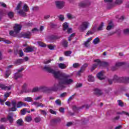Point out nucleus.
I'll return each mask as SVG.
<instances>
[{"label": "nucleus", "mask_w": 129, "mask_h": 129, "mask_svg": "<svg viewBox=\"0 0 129 129\" xmlns=\"http://www.w3.org/2000/svg\"><path fill=\"white\" fill-rule=\"evenodd\" d=\"M44 70L51 73L54 76V78L58 79V83L54 84L52 87H48L45 86H41L39 87L40 91L43 92L46 91H58V90H62L64 88H66V85H71L74 83V81L72 79H70L71 76L66 73L61 72L60 71H55L54 69L51 68V66H45L43 68Z\"/></svg>", "instance_id": "f257e3e1"}, {"label": "nucleus", "mask_w": 129, "mask_h": 129, "mask_svg": "<svg viewBox=\"0 0 129 129\" xmlns=\"http://www.w3.org/2000/svg\"><path fill=\"white\" fill-rule=\"evenodd\" d=\"M11 105L12 107L9 108V111H16L17 109V108H20L22 107L23 105L26 106V103L22 101H19L17 103V101L14 100L11 101Z\"/></svg>", "instance_id": "f03ea898"}, {"label": "nucleus", "mask_w": 129, "mask_h": 129, "mask_svg": "<svg viewBox=\"0 0 129 129\" xmlns=\"http://www.w3.org/2000/svg\"><path fill=\"white\" fill-rule=\"evenodd\" d=\"M22 25L16 24L14 27V31L11 30L10 31L9 34L12 37H16L17 34H19L22 30Z\"/></svg>", "instance_id": "7ed1b4c3"}, {"label": "nucleus", "mask_w": 129, "mask_h": 129, "mask_svg": "<svg viewBox=\"0 0 129 129\" xmlns=\"http://www.w3.org/2000/svg\"><path fill=\"white\" fill-rule=\"evenodd\" d=\"M30 8L27 4H25L23 7V10H20L18 12V14L21 17H27V12H29Z\"/></svg>", "instance_id": "20e7f679"}, {"label": "nucleus", "mask_w": 129, "mask_h": 129, "mask_svg": "<svg viewBox=\"0 0 129 129\" xmlns=\"http://www.w3.org/2000/svg\"><path fill=\"white\" fill-rule=\"evenodd\" d=\"M90 23L88 21L83 22L81 24L79 27V30L80 32H84L86 31L88 27H89Z\"/></svg>", "instance_id": "39448f33"}, {"label": "nucleus", "mask_w": 129, "mask_h": 129, "mask_svg": "<svg viewBox=\"0 0 129 129\" xmlns=\"http://www.w3.org/2000/svg\"><path fill=\"white\" fill-rule=\"evenodd\" d=\"M91 5V3L89 1H85L80 2L79 4V6L80 8H88L89 6Z\"/></svg>", "instance_id": "423d86ee"}, {"label": "nucleus", "mask_w": 129, "mask_h": 129, "mask_svg": "<svg viewBox=\"0 0 129 129\" xmlns=\"http://www.w3.org/2000/svg\"><path fill=\"white\" fill-rule=\"evenodd\" d=\"M94 62H98V65H99V67H101L102 66L103 67H106L108 66L109 63L107 62H104V61H100V59H97L94 60Z\"/></svg>", "instance_id": "0eeeda50"}, {"label": "nucleus", "mask_w": 129, "mask_h": 129, "mask_svg": "<svg viewBox=\"0 0 129 129\" xmlns=\"http://www.w3.org/2000/svg\"><path fill=\"white\" fill-rule=\"evenodd\" d=\"M35 50H37V48L35 46H28L23 49V51L26 53H32L34 52Z\"/></svg>", "instance_id": "6e6552de"}, {"label": "nucleus", "mask_w": 129, "mask_h": 129, "mask_svg": "<svg viewBox=\"0 0 129 129\" xmlns=\"http://www.w3.org/2000/svg\"><path fill=\"white\" fill-rule=\"evenodd\" d=\"M55 5L57 9L61 10L64 8V2L63 1H56Z\"/></svg>", "instance_id": "1a4fd4ad"}, {"label": "nucleus", "mask_w": 129, "mask_h": 129, "mask_svg": "<svg viewBox=\"0 0 129 129\" xmlns=\"http://www.w3.org/2000/svg\"><path fill=\"white\" fill-rule=\"evenodd\" d=\"M61 122V119L60 118H55L51 120V125H54L55 124H58Z\"/></svg>", "instance_id": "9d476101"}, {"label": "nucleus", "mask_w": 129, "mask_h": 129, "mask_svg": "<svg viewBox=\"0 0 129 129\" xmlns=\"http://www.w3.org/2000/svg\"><path fill=\"white\" fill-rule=\"evenodd\" d=\"M0 88L3 90H11L12 89V86H7L5 84H0Z\"/></svg>", "instance_id": "9b49d317"}, {"label": "nucleus", "mask_w": 129, "mask_h": 129, "mask_svg": "<svg viewBox=\"0 0 129 129\" xmlns=\"http://www.w3.org/2000/svg\"><path fill=\"white\" fill-rule=\"evenodd\" d=\"M21 37H22V38H24L25 39H30L31 37V32H27L25 33H21Z\"/></svg>", "instance_id": "f8f14e48"}, {"label": "nucleus", "mask_w": 129, "mask_h": 129, "mask_svg": "<svg viewBox=\"0 0 129 129\" xmlns=\"http://www.w3.org/2000/svg\"><path fill=\"white\" fill-rule=\"evenodd\" d=\"M14 113L11 112L7 117V119L10 122V123H13L14 122Z\"/></svg>", "instance_id": "ddd939ff"}, {"label": "nucleus", "mask_w": 129, "mask_h": 129, "mask_svg": "<svg viewBox=\"0 0 129 129\" xmlns=\"http://www.w3.org/2000/svg\"><path fill=\"white\" fill-rule=\"evenodd\" d=\"M92 41V37H90L87 39V40L84 42V45L86 48H88L89 47V43Z\"/></svg>", "instance_id": "4468645a"}, {"label": "nucleus", "mask_w": 129, "mask_h": 129, "mask_svg": "<svg viewBox=\"0 0 129 129\" xmlns=\"http://www.w3.org/2000/svg\"><path fill=\"white\" fill-rule=\"evenodd\" d=\"M103 73H104V72L101 71L97 75V77L100 80H102L104 79V77L103 76Z\"/></svg>", "instance_id": "2eb2a0df"}, {"label": "nucleus", "mask_w": 129, "mask_h": 129, "mask_svg": "<svg viewBox=\"0 0 129 129\" xmlns=\"http://www.w3.org/2000/svg\"><path fill=\"white\" fill-rule=\"evenodd\" d=\"M23 77V75L20 73H16L14 74V78L16 79V80H18L19 78H22Z\"/></svg>", "instance_id": "dca6fc26"}, {"label": "nucleus", "mask_w": 129, "mask_h": 129, "mask_svg": "<svg viewBox=\"0 0 129 129\" xmlns=\"http://www.w3.org/2000/svg\"><path fill=\"white\" fill-rule=\"evenodd\" d=\"M33 104L37 107H44V106H45V104L37 101L33 102Z\"/></svg>", "instance_id": "f3484780"}, {"label": "nucleus", "mask_w": 129, "mask_h": 129, "mask_svg": "<svg viewBox=\"0 0 129 129\" xmlns=\"http://www.w3.org/2000/svg\"><path fill=\"white\" fill-rule=\"evenodd\" d=\"M113 28H114V25L113 24V23L111 21L108 24L107 30V31H110V30H111V29H113Z\"/></svg>", "instance_id": "a211bd4d"}, {"label": "nucleus", "mask_w": 129, "mask_h": 129, "mask_svg": "<svg viewBox=\"0 0 129 129\" xmlns=\"http://www.w3.org/2000/svg\"><path fill=\"white\" fill-rule=\"evenodd\" d=\"M62 38L61 36H56V35H51L49 37L50 40H58V39H61Z\"/></svg>", "instance_id": "6ab92c4d"}, {"label": "nucleus", "mask_w": 129, "mask_h": 129, "mask_svg": "<svg viewBox=\"0 0 129 129\" xmlns=\"http://www.w3.org/2000/svg\"><path fill=\"white\" fill-rule=\"evenodd\" d=\"M94 94L97 95L98 96H100L102 94V92H101V90L99 89H95L94 90Z\"/></svg>", "instance_id": "aec40b11"}, {"label": "nucleus", "mask_w": 129, "mask_h": 129, "mask_svg": "<svg viewBox=\"0 0 129 129\" xmlns=\"http://www.w3.org/2000/svg\"><path fill=\"white\" fill-rule=\"evenodd\" d=\"M23 62H24V59H18L14 61V64L15 65H21V64H22Z\"/></svg>", "instance_id": "412c9836"}, {"label": "nucleus", "mask_w": 129, "mask_h": 129, "mask_svg": "<svg viewBox=\"0 0 129 129\" xmlns=\"http://www.w3.org/2000/svg\"><path fill=\"white\" fill-rule=\"evenodd\" d=\"M123 62H116L115 66V68H112V70L113 71H114V70H116V67H119L120 66H122V65H123Z\"/></svg>", "instance_id": "4be33fe9"}, {"label": "nucleus", "mask_w": 129, "mask_h": 129, "mask_svg": "<svg viewBox=\"0 0 129 129\" xmlns=\"http://www.w3.org/2000/svg\"><path fill=\"white\" fill-rule=\"evenodd\" d=\"M10 94H11V92L9 93H7L4 95L5 97H6L4 100H2V99L0 98V102L1 103H3V102H5L6 100H7V98L9 97L10 96Z\"/></svg>", "instance_id": "5701e85b"}, {"label": "nucleus", "mask_w": 129, "mask_h": 129, "mask_svg": "<svg viewBox=\"0 0 129 129\" xmlns=\"http://www.w3.org/2000/svg\"><path fill=\"white\" fill-rule=\"evenodd\" d=\"M16 123L20 126H22L24 125V121H23V119H19L16 121Z\"/></svg>", "instance_id": "b1692460"}, {"label": "nucleus", "mask_w": 129, "mask_h": 129, "mask_svg": "<svg viewBox=\"0 0 129 129\" xmlns=\"http://www.w3.org/2000/svg\"><path fill=\"white\" fill-rule=\"evenodd\" d=\"M99 43H100V39H99L98 37H96L93 40L94 45H97V44H99Z\"/></svg>", "instance_id": "393cba45"}, {"label": "nucleus", "mask_w": 129, "mask_h": 129, "mask_svg": "<svg viewBox=\"0 0 129 129\" xmlns=\"http://www.w3.org/2000/svg\"><path fill=\"white\" fill-rule=\"evenodd\" d=\"M37 44L38 46L42 47V48H46V47H47V45L42 41H38Z\"/></svg>", "instance_id": "a878e982"}, {"label": "nucleus", "mask_w": 129, "mask_h": 129, "mask_svg": "<svg viewBox=\"0 0 129 129\" xmlns=\"http://www.w3.org/2000/svg\"><path fill=\"white\" fill-rule=\"evenodd\" d=\"M58 66L60 69H66V68L67 67V66L65 65V63H58Z\"/></svg>", "instance_id": "bb28decb"}, {"label": "nucleus", "mask_w": 129, "mask_h": 129, "mask_svg": "<svg viewBox=\"0 0 129 129\" xmlns=\"http://www.w3.org/2000/svg\"><path fill=\"white\" fill-rule=\"evenodd\" d=\"M67 17L69 20H73V19H75V16L70 13H68L67 14Z\"/></svg>", "instance_id": "cd10ccee"}, {"label": "nucleus", "mask_w": 129, "mask_h": 129, "mask_svg": "<svg viewBox=\"0 0 129 129\" xmlns=\"http://www.w3.org/2000/svg\"><path fill=\"white\" fill-rule=\"evenodd\" d=\"M40 91H41L40 89V87H36L34 88L32 90L31 92L36 93V92H40Z\"/></svg>", "instance_id": "c85d7f7f"}, {"label": "nucleus", "mask_w": 129, "mask_h": 129, "mask_svg": "<svg viewBox=\"0 0 129 129\" xmlns=\"http://www.w3.org/2000/svg\"><path fill=\"white\" fill-rule=\"evenodd\" d=\"M94 34V28H93L92 30H89L86 33V36H89V35H93Z\"/></svg>", "instance_id": "c756f323"}, {"label": "nucleus", "mask_w": 129, "mask_h": 129, "mask_svg": "<svg viewBox=\"0 0 129 129\" xmlns=\"http://www.w3.org/2000/svg\"><path fill=\"white\" fill-rule=\"evenodd\" d=\"M24 101H27V102H33V99L30 97L24 98Z\"/></svg>", "instance_id": "7c9ffc66"}, {"label": "nucleus", "mask_w": 129, "mask_h": 129, "mask_svg": "<svg viewBox=\"0 0 129 129\" xmlns=\"http://www.w3.org/2000/svg\"><path fill=\"white\" fill-rule=\"evenodd\" d=\"M123 34L124 36H129V29L126 28L123 30Z\"/></svg>", "instance_id": "2f4dec72"}, {"label": "nucleus", "mask_w": 129, "mask_h": 129, "mask_svg": "<svg viewBox=\"0 0 129 129\" xmlns=\"http://www.w3.org/2000/svg\"><path fill=\"white\" fill-rule=\"evenodd\" d=\"M14 15L15 14L14 13V12L12 11H10L8 13V16L9 19H13V18H14Z\"/></svg>", "instance_id": "473e14b6"}, {"label": "nucleus", "mask_w": 129, "mask_h": 129, "mask_svg": "<svg viewBox=\"0 0 129 129\" xmlns=\"http://www.w3.org/2000/svg\"><path fill=\"white\" fill-rule=\"evenodd\" d=\"M12 73V72L11 71V70H9L6 71L5 73V77L6 78H9V76H10V75H11Z\"/></svg>", "instance_id": "72a5a7b5"}, {"label": "nucleus", "mask_w": 129, "mask_h": 129, "mask_svg": "<svg viewBox=\"0 0 129 129\" xmlns=\"http://www.w3.org/2000/svg\"><path fill=\"white\" fill-rule=\"evenodd\" d=\"M22 2H19V3L17 5V6L16 7V8L15 9L16 11H19V10H21V8H22Z\"/></svg>", "instance_id": "f704fd0d"}, {"label": "nucleus", "mask_w": 129, "mask_h": 129, "mask_svg": "<svg viewBox=\"0 0 129 129\" xmlns=\"http://www.w3.org/2000/svg\"><path fill=\"white\" fill-rule=\"evenodd\" d=\"M89 82H94V77L92 76V75H89L88 76V79Z\"/></svg>", "instance_id": "c9c22d12"}, {"label": "nucleus", "mask_w": 129, "mask_h": 129, "mask_svg": "<svg viewBox=\"0 0 129 129\" xmlns=\"http://www.w3.org/2000/svg\"><path fill=\"white\" fill-rule=\"evenodd\" d=\"M63 31H66L69 28V25H68V23L67 22H65L63 24Z\"/></svg>", "instance_id": "e433bc0d"}, {"label": "nucleus", "mask_w": 129, "mask_h": 129, "mask_svg": "<svg viewBox=\"0 0 129 129\" xmlns=\"http://www.w3.org/2000/svg\"><path fill=\"white\" fill-rule=\"evenodd\" d=\"M62 45L64 48H67L68 47V42L66 40H63Z\"/></svg>", "instance_id": "4c0bfd02"}, {"label": "nucleus", "mask_w": 129, "mask_h": 129, "mask_svg": "<svg viewBox=\"0 0 129 129\" xmlns=\"http://www.w3.org/2000/svg\"><path fill=\"white\" fill-rule=\"evenodd\" d=\"M25 119L27 122H30V121H32V116H27L25 117Z\"/></svg>", "instance_id": "58836bf2"}, {"label": "nucleus", "mask_w": 129, "mask_h": 129, "mask_svg": "<svg viewBox=\"0 0 129 129\" xmlns=\"http://www.w3.org/2000/svg\"><path fill=\"white\" fill-rule=\"evenodd\" d=\"M117 102H118V105H119V106H120L121 107H123V106H124V104H123V102H122L121 100H117Z\"/></svg>", "instance_id": "ea45409f"}, {"label": "nucleus", "mask_w": 129, "mask_h": 129, "mask_svg": "<svg viewBox=\"0 0 129 129\" xmlns=\"http://www.w3.org/2000/svg\"><path fill=\"white\" fill-rule=\"evenodd\" d=\"M87 66H88V64H87V63H85L81 67L80 70L84 72V70H85V68H86Z\"/></svg>", "instance_id": "a19ab883"}, {"label": "nucleus", "mask_w": 129, "mask_h": 129, "mask_svg": "<svg viewBox=\"0 0 129 129\" xmlns=\"http://www.w3.org/2000/svg\"><path fill=\"white\" fill-rule=\"evenodd\" d=\"M123 3V0H116L115 1V5H121Z\"/></svg>", "instance_id": "79ce46f5"}, {"label": "nucleus", "mask_w": 129, "mask_h": 129, "mask_svg": "<svg viewBox=\"0 0 129 129\" xmlns=\"http://www.w3.org/2000/svg\"><path fill=\"white\" fill-rule=\"evenodd\" d=\"M103 26L104 23L103 22H102L100 26H99V27L98 28V31H102V30L103 29L102 28H103Z\"/></svg>", "instance_id": "37998d69"}, {"label": "nucleus", "mask_w": 129, "mask_h": 129, "mask_svg": "<svg viewBox=\"0 0 129 129\" xmlns=\"http://www.w3.org/2000/svg\"><path fill=\"white\" fill-rule=\"evenodd\" d=\"M75 96V94L71 96L68 100V103H70V102L71 100H73L74 99V97Z\"/></svg>", "instance_id": "c03bdc74"}, {"label": "nucleus", "mask_w": 129, "mask_h": 129, "mask_svg": "<svg viewBox=\"0 0 129 129\" xmlns=\"http://www.w3.org/2000/svg\"><path fill=\"white\" fill-rule=\"evenodd\" d=\"M122 79H123V78H119L117 76H115L113 78V80H116V81H118V80H122Z\"/></svg>", "instance_id": "a18cd8bd"}, {"label": "nucleus", "mask_w": 129, "mask_h": 129, "mask_svg": "<svg viewBox=\"0 0 129 129\" xmlns=\"http://www.w3.org/2000/svg\"><path fill=\"white\" fill-rule=\"evenodd\" d=\"M71 54H72V51H67L64 52L65 56H70Z\"/></svg>", "instance_id": "49530a36"}, {"label": "nucleus", "mask_w": 129, "mask_h": 129, "mask_svg": "<svg viewBox=\"0 0 129 129\" xmlns=\"http://www.w3.org/2000/svg\"><path fill=\"white\" fill-rule=\"evenodd\" d=\"M117 114H125V115H127V116H129L128 112H125V111H122L121 112H118Z\"/></svg>", "instance_id": "de8ad7c7"}, {"label": "nucleus", "mask_w": 129, "mask_h": 129, "mask_svg": "<svg viewBox=\"0 0 129 129\" xmlns=\"http://www.w3.org/2000/svg\"><path fill=\"white\" fill-rule=\"evenodd\" d=\"M34 121L36 123L40 122V121H41V117H37L35 118Z\"/></svg>", "instance_id": "09e8293b"}, {"label": "nucleus", "mask_w": 129, "mask_h": 129, "mask_svg": "<svg viewBox=\"0 0 129 129\" xmlns=\"http://www.w3.org/2000/svg\"><path fill=\"white\" fill-rule=\"evenodd\" d=\"M48 49H49V50H54V49H55V45H53L52 44H50L49 45L47 46Z\"/></svg>", "instance_id": "8fccbe9b"}, {"label": "nucleus", "mask_w": 129, "mask_h": 129, "mask_svg": "<svg viewBox=\"0 0 129 129\" xmlns=\"http://www.w3.org/2000/svg\"><path fill=\"white\" fill-rule=\"evenodd\" d=\"M32 11L33 12H38V11H39V7L37 6L32 7Z\"/></svg>", "instance_id": "3c124183"}, {"label": "nucleus", "mask_w": 129, "mask_h": 129, "mask_svg": "<svg viewBox=\"0 0 129 129\" xmlns=\"http://www.w3.org/2000/svg\"><path fill=\"white\" fill-rule=\"evenodd\" d=\"M0 7L2 8H7V5L4 2H0Z\"/></svg>", "instance_id": "603ef678"}, {"label": "nucleus", "mask_w": 129, "mask_h": 129, "mask_svg": "<svg viewBox=\"0 0 129 129\" xmlns=\"http://www.w3.org/2000/svg\"><path fill=\"white\" fill-rule=\"evenodd\" d=\"M58 19L60 20V21H61L62 22H63V21H64V16L60 15L58 16Z\"/></svg>", "instance_id": "864d4df0"}, {"label": "nucleus", "mask_w": 129, "mask_h": 129, "mask_svg": "<svg viewBox=\"0 0 129 129\" xmlns=\"http://www.w3.org/2000/svg\"><path fill=\"white\" fill-rule=\"evenodd\" d=\"M59 111H60V112H61V113H63V114H64V113H65V108H63V107H60L59 109Z\"/></svg>", "instance_id": "5fc2aeb1"}, {"label": "nucleus", "mask_w": 129, "mask_h": 129, "mask_svg": "<svg viewBox=\"0 0 129 129\" xmlns=\"http://www.w3.org/2000/svg\"><path fill=\"white\" fill-rule=\"evenodd\" d=\"M74 68H78V67H80V64L78 63H74L73 65Z\"/></svg>", "instance_id": "6e6d98bb"}, {"label": "nucleus", "mask_w": 129, "mask_h": 129, "mask_svg": "<svg viewBox=\"0 0 129 129\" xmlns=\"http://www.w3.org/2000/svg\"><path fill=\"white\" fill-rule=\"evenodd\" d=\"M85 107L86 108V109H88V108H89V107H90V105L86 104H84L83 106H82V108H83Z\"/></svg>", "instance_id": "4d7b16f0"}, {"label": "nucleus", "mask_w": 129, "mask_h": 129, "mask_svg": "<svg viewBox=\"0 0 129 129\" xmlns=\"http://www.w3.org/2000/svg\"><path fill=\"white\" fill-rule=\"evenodd\" d=\"M55 104L56 105H61V100L60 99H57L55 101Z\"/></svg>", "instance_id": "13d9d810"}, {"label": "nucleus", "mask_w": 129, "mask_h": 129, "mask_svg": "<svg viewBox=\"0 0 129 129\" xmlns=\"http://www.w3.org/2000/svg\"><path fill=\"white\" fill-rule=\"evenodd\" d=\"M75 36V33H73L70 35V36L69 37L68 41L70 42L71 41L72 38Z\"/></svg>", "instance_id": "bf43d9fd"}, {"label": "nucleus", "mask_w": 129, "mask_h": 129, "mask_svg": "<svg viewBox=\"0 0 129 129\" xmlns=\"http://www.w3.org/2000/svg\"><path fill=\"white\" fill-rule=\"evenodd\" d=\"M26 111H27V109L26 108L21 110V114L22 115H25V114H26Z\"/></svg>", "instance_id": "052dcab7"}, {"label": "nucleus", "mask_w": 129, "mask_h": 129, "mask_svg": "<svg viewBox=\"0 0 129 129\" xmlns=\"http://www.w3.org/2000/svg\"><path fill=\"white\" fill-rule=\"evenodd\" d=\"M79 109H80V108L77 107L76 106H73V110H74V111H77Z\"/></svg>", "instance_id": "680f3d73"}, {"label": "nucleus", "mask_w": 129, "mask_h": 129, "mask_svg": "<svg viewBox=\"0 0 129 129\" xmlns=\"http://www.w3.org/2000/svg\"><path fill=\"white\" fill-rule=\"evenodd\" d=\"M80 87H82V84L77 83L76 85V88H79Z\"/></svg>", "instance_id": "e2e57ef3"}, {"label": "nucleus", "mask_w": 129, "mask_h": 129, "mask_svg": "<svg viewBox=\"0 0 129 129\" xmlns=\"http://www.w3.org/2000/svg\"><path fill=\"white\" fill-rule=\"evenodd\" d=\"M66 95H67V93H66V92L62 93V94H61L60 95V97H61V98L65 97V96H66Z\"/></svg>", "instance_id": "0e129e2a"}, {"label": "nucleus", "mask_w": 129, "mask_h": 129, "mask_svg": "<svg viewBox=\"0 0 129 129\" xmlns=\"http://www.w3.org/2000/svg\"><path fill=\"white\" fill-rule=\"evenodd\" d=\"M42 97H43L42 96H38V97H36L35 98H34V100H35L36 101H37V100H40V99H42Z\"/></svg>", "instance_id": "69168bd1"}, {"label": "nucleus", "mask_w": 129, "mask_h": 129, "mask_svg": "<svg viewBox=\"0 0 129 129\" xmlns=\"http://www.w3.org/2000/svg\"><path fill=\"white\" fill-rule=\"evenodd\" d=\"M67 30H68V31H67L68 34H70V33H72V28H69L67 29Z\"/></svg>", "instance_id": "338daca9"}, {"label": "nucleus", "mask_w": 129, "mask_h": 129, "mask_svg": "<svg viewBox=\"0 0 129 129\" xmlns=\"http://www.w3.org/2000/svg\"><path fill=\"white\" fill-rule=\"evenodd\" d=\"M32 33H35V32H39V29L37 28H34L32 30Z\"/></svg>", "instance_id": "774afa93"}]
</instances>
